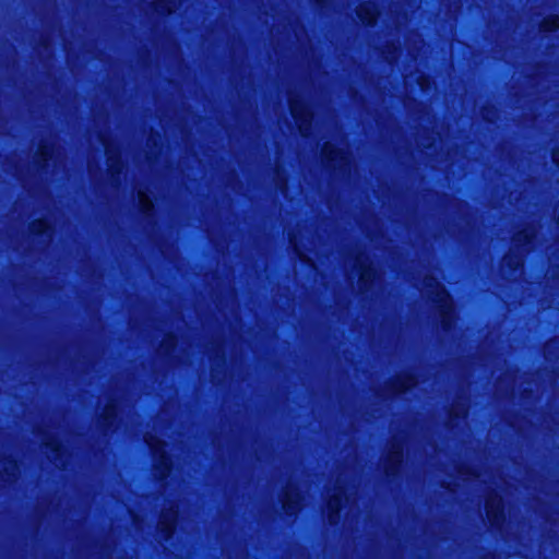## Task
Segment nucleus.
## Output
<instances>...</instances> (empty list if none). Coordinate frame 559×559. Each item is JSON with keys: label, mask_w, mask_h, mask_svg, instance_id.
Wrapping results in <instances>:
<instances>
[{"label": "nucleus", "mask_w": 559, "mask_h": 559, "mask_svg": "<svg viewBox=\"0 0 559 559\" xmlns=\"http://www.w3.org/2000/svg\"><path fill=\"white\" fill-rule=\"evenodd\" d=\"M176 0H164L162 3H160V7H165L168 11V13H170L173 11V5L175 4Z\"/></svg>", "instance_id": "nucleus-20"}, {"label": "nucleus", "mask_w": 559, "mask_h": 559, "mask_svg": "<svg viewBox=\"0 0 559 559\" xmlns=\"http://www.w3.org/2000/svg\"><path fill=\"white\" fill-rule=\"evenodd\" d=\"M289 107L300 133L304 136L308 135L312 114L309 111L307 105L299 97L290 96Z\"/></svg>", "instance_id": "nucleus-2"}, {"label": "nucleus", "mask_w": 559, "mask_h": 559, "mask_svg": "<svg viewBox=\"0 0 559 559\" xmlns=\"http://www.w3.org/2000/svg\"><path fill=\"white\" fill-rule=\"evenodd\" d=\"M40 155L43 160H46L48 158V148L46 146H43L40 148Z\"/></svg>", "instance_id": "nucleus-21"}, {"label": "nucleus", "mask_w": 559, "mask_h": 559, "mask_svg": "<svg viewBox=\"0 0 559 559\" xmlns=\"http://www.w3.org/2000/svg\"><path fill=\"white\" fill-rule=\"evenodd\" d=\"M554 160L559 164V152L554 153Z\"/></svg>", "instance_id": "nucleus-22"}, {"label": "nucleus", "mask_w": 559, "mask_h": 559, "mask_svg": "<svg viewBox=\"0 0 559 559\" xmlns=\"http://www.w3.org/2000/svg\"><path fill=\"white\" fill-rule=\"evenodd\" d=\"M139 202L143 212L148 213L153 209L150 198L142 191L139 192Z\"/></svg>", "instance_id": "nucleus-14"}, {"label": "nucleus", "mask_w": 559, "mask_h": 559, "mask_svg": "<svg viewBox=\"0 0 559 559\" xmlns=\"http://www.w3.org/2000/svg\"><path fill=\"white\" fill-rule=\"evenodd\" d=\"M169 342L173 344V343H174V338H173V337H169Z\"/></svg>", "instance_id": "nucleus-25"}, {"label": "nucleus", "mask_w": 559, "mask_h": 559, "mask_svg": "<svg viewBox=\"0 0 559 559\" xmlns=\"http://www.w3.org/2000/svg\"><path fill=\"white\" fill-rule=\"evenodd\" d=\"M485 508L490 524L498 526L503 520L501 498L497 495L488 497Z\"/></svg>", "instance_id": "nucleus-6"}, {"label": "nucleus", "mask_w": 559, "mask_h": 559, "mask_svg": "<svg viewBox=\"0 0 559 559\" xmlns=\"http://www.w3.org/2000/svg\"><path fill=\"white\" fill-rule=\"evenodd\" d=\"M299 492L293 488L286 490L283 498V508L287 514H294L299 508Z\"/></svg>", "instance_id": "nucleus-10"}, {"label": "nucleus", "mask_w": 559, "mask_h": 559, "mask_svg": "<svg viewBox=\"0 0 559 559\" xmlns=\"http://www.w3.org/2000/svg\"><path fill=\"white\" fill-rule=\"evenodd\" d=\"M116 413V406L114 404H109L105 407L103 416L105 420H109L111 417L115 416Z\"/></svg>", "instance_id": "nucleus-18"}, {"label": "nucleus", "mask_w": 559, "mask_h": 559, "mask_svg": "<svg viewBox=\"0 0 559 559\" xmlns=\"http://www.w3.org/2000/svg\"><path fill=\"white\" fill-rule=\"evenodd\" d=\"M107 154H108V162H109V167H110L111 171L118 173L119 171L118 160L115 159V157L111 155V153L108 148H107Z\"/></svg>", "instance_id": "nucleus-19"}, {"label": "nucleus", "mask_w": 559, "mask_h": 559, "mask_svg": "<svg viewBox=\"0 0 559 559\" xmlns=\"http://www.w3.org/2000/svg\"><path fill=\"white\" fill-rule=\"evenodd\" d=\"M424 81H426V79H425V78H420L419 83H420L423 86H424Z\"/></svg>", "instance_id": "nucleus-24"}, {"label": "nucleus", "mask_w": 559, "mask_h": 559, "mask_svg": "<svg viewBox=\"0 0 559 559\" xmlns=\"http://www.w3.org/2000/svg\"><path fill=\"white\" fill-rule=\"evenodd\" d=\"M324 158L332 164L333 167L342 168L347 164L348 156L344 148L335 147L331 143H325L322 150Z\"/></svg>", "instance_id": "nucleus-5"}, {"label": "nucleus", "mask_w": 559, "mask_h": 559, "mask_svg": "<svg viewBox=\"0 0 559 559\" xmlns=\"http://www.w3.org/2000/svg\"><path fill=\"white\" fill-rule=\"evenodd\" d=\"M342 497H343V490L341 488H338L337 492L329 498L328 519L331 524H334L338 521V512L341 509Z\"/></svg>", "instance_id": "nucleus-9"}, {"label": "nucleus", "mask_w": 559, "mask_h": 559, "mask_svg": "<svg viewBox=\"0 0 559 559\" xmlns=\"http://www.w3.org/2000/svg\"><path fill=\"white\" fill-rule=\"evenodd\" d=\"M356 272L359 274V289L367 290L377 275L376 270L369 263L368 258L357 257L355 261Z\"/></svg>", "instance_id": "nucleus-4"}, {"label": "nucleus", "mask_w": 559, "mask_h": 559, "mask_svg": "<svg viewBox=\"0 0 559 559\" xmlns=\"http://www.w3.org/2000/svg\"><path fill=\"white\" fill-rule=\"evenodd\" d=\"M357 14L365 24H373L377 20V10L373 4L367 3L358 8Z\"/></svg>", "instance_id": "nucleus-11"}, {"label": "nucleus", "mask_w": 559, "mask_h": 559, "mask_svg": "<svg viewBox=\"0 0 559 559\" xmlns=\"http://www.w3.org/2000/svg\"><path fill=\"white\" fill-rule=\"evenodd\" d=\"M534 235L535 230L533 228H527L519 233L514 240L516 243H522L524 241H528Z\"/></svg>", "instance_id": "nucleus-15"}, {"label": "nucleus", "mask_w": 559, "mask_h": 559, "mask_svg": "<svg viewBox=\"0 0 559 559\" xmlns=\"http://www.w3.org/2000/svg\"><path fill=\"white\" fill-rule=\"evenodd\" d=\"M403 456V448L400 443H393L389 450L388 462L385 466V472L388 474H394L396 467L402 461Z\"/></svg>", "instance_id": "nucleus-8"}, {"label": "nucleus", "mask_w": 559, "mask_h": 559, "mask_svg": "<svg viewBox=\"0 0 559 559\" xmlns=\"http://www.w3.org/2000/svg\"><path fill=\"white\" fill-rule=\"evenodd\" d=\"M423 292L433 302L438 304L440 314L442 317V324L447 328L450 324L449 314L452 310V302L449 294L433 277H426L423 284Z\"/></svg>", "instance_id": "nucleus-1"}, {"label": "nucleus", "mask_w": 559, "mask_h": 559, "mask_svg": "<svg viewBox=\"0 0 559 559\" xmlns=\"http://www.w3.org/2000/svg\"><path fill=\"white\" fill-rule=\"evenodd\" d=\"M503 264L516 270L519 266H522L523 262L520 257L514 258L513 255H507L503 260Z\"/></svg>", "instance_id": "nucleus-16"}, {"label": "nucleus", "mask_w": 559, "mask_h": 559, "mask_svg": "<svg viewBox=\"0 0 559 559\" xmlns=\"http://www.w3.org/2000/svg\"><path fill=\"white\" fill-rule=\"evenodd\" d=\"M176 516L177 512L173 510L164 512L160 516L158 530L165 539H168L174 532Z\"/></svg>", "instance_id": "nucleus-7"}, {"label": "nucleus", "mask_w": 559, "mask_h": 559, "mask_svg": "<svg viewBox=\"0 0 559 559\" xmlns=\"http://www.w3.org/2000/svg\"><path fill=\"white\" fill-rule=\"evenodd\" d=\"M542 28L545 32H552L559 28V16H550L548 19H545Z\"/></svg>", "instance_id": "nucleus-13"}, {"label": "nucleus", "mask_w": 559, "mask_h": 559, "mask_svg": "<svg viewBox=\"0 0 559 559\" xmlns=\"http://www.w3.org/2000/svg\"><path fill=\"white\" fill-rule=\"evenodd\" d=\"M145 441H146L147 445L151 448V450L153 451V454L155 456L156 474L160 478L166 477L170 469V462L163 450L164 443L158 438L153 437V436H146Z\"/></svg>", "instance_id": "nucleus-3"}, {"label": "nucleus", "mask_w": 559, "mask_h": 559, "mask_svg": "<svg viewBox=\"0 0 559 559\" xmlns=\"http://www.w3.org/2000/svg\"><path fill=\"white\" fill-rule=\"evenodd\" d=\"M49 229V225L45 221H36L32 225V230L36 234H45Z\"/></svg>", "instance_id": "nucleus-17"}, {"label": "nucleus", "mask_w": 559, "mask_h": 559, "mask_svg": "<svg viewBox=\"0 0 559 559\" xmlns=\"http://www.w3.org/2000/svg\"><path fill=\"white\" fill-rule=\"evenodd\" d=\"M460 414H465V409H461L460 412L455 413L456 416H459Z\"/></svg>", "instance_id": "nucleus-23"}, {"label": "nucleus", "mask_w": 559, "mask_h": 559, "mask_svg": "<svg viewBox=\"0 0 559 559\" xmlns=\"http://www.w3.org/2000/svg\"><path fill=\"white\" fill-rule=\"evenodd\" d=\"M416 384V380L413 376L408 373H403L397 376L395 384H394V391L397 393L405 392L406 390L413 388Z\"/></svg>", "instance_id": "nucleus-12"}]
</instances>
